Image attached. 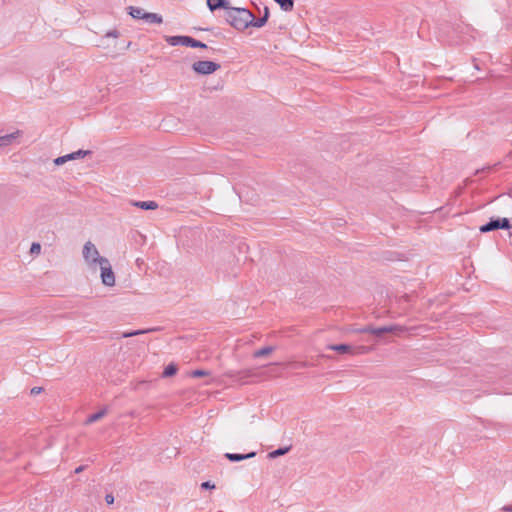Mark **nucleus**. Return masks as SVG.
<instances>
[{
    "mask_svg": "<svg viewBox=\"0 0 512 512\" xmlns=\"http://www.w3.org/2000/svg\"><path fill=\"white\" fill-rule=\"evenodd\" d=\"M224 17L232 27L240 31L248 28L251 23V12L246 8L230 7Z\"/></svg>",
    "mask_w": 512,
    "mask_h": 512,
    "instance_id": "obj_1",
    "label": "nucleus"
},
{
    "mask_svg": "<svg viewBox=\"0 0 512 512\" xmlns=\"http://www.w3.org/2000/svg\"><path fill=\"white\" fill-rule=\"evenodd\" d=\"M82 254L85 262L92 268H95L100 263V260L106 259L100 256L96 246L91 241H87L84 244Z\"/></svg>",
    "mask_w": 512,
    "mask_h": 512,
    "instance_id": "obj_2",
    "label": "nucleus"
},
{
    "mask_svg": "<svg viewBox=\"0 0 512 512\" xmlns=\"http://www.w3.org/2000/svg\"><path fill=\"white\" fill-rule=\"evenodd\" d=\"M220 64L208 61V60H201L194 62L192 65V69L197 73L201 75H209L214 73L220 68Z\"/></svg>",
    "mask_w": 512,
    "mask_h": 512,
    "instance_id": "obj_3",
    "label": "nucleus"
},
{
    "mask_svg": "<svg viewBox=\"0 0 512 512\" xmlns=\"http://www.w3.org/2000/svg\"><path fill=\"white\" fill-rule=\"evenodd\" d=\"M99 266L102 283L106 286H113L115 284V275L109 260L107 258L100 260Z\"/></svg>",
    "mask_w": 512,
    "mask_h": 512,
    "instance_id": "obj_4",
    "label": "nucleus"
},
{
    "mask_svg": "<svg viewBox=\"0 0 512 512\" xmlns=\"http://www.w3.org/2000/svg\"><path fill=\"white\" fill-rule=\"evenodd\" d=\"M268 18H269V8L267 6L264 7V13L258 19H256L254 14L251 12V17H250L251 23H250V26L256 27V28H261V27H263L267 23Z\"/></svg>",
    "mask_w": 512,
    "mask_h": 512,
    "instance_id": "obj_5",
    "label": "nucleus"
},
{
    "mask_svg": "<svg viewBox=\"0 0 512 512\" xmlns=\"http://www.w3.org/2000/svg\"><path fill=\"white\" fill-rule=\"evenodd\" d=\"M329 350L336 351L340 354H354L355 350L348 344H329L326 347Z\"/></svg>",
    "mask_w": 512,
    "mask_h": 512,
    "instance_id": "obj_6",
    "label": "nucleus"
},
{
    "mask_svg": "<svg viewBox=\"0 0 512 512\" xmlns=\"http://www.w3.org/2000/svg\"><path fill=\"white\" fill-rule=\"evenodd\" d=\"M190 36H166L165 40L172 46L182 45L188 46Z\"/></svg>",
    "mask_w": 512,
    "mask_h": 512,
    "instance_id": "obj_7",
    "label": "nucleus"
},
{
    "mask_svg": "<svg viewBox=\"0 0 512 512\" xmlns=\"http://www.w3.org/2000/svg\"><path fill=\"white\" fill-rule=\"evenodd\" d=\"M256 456V452L252 451L247 454H239V453H226L225 457L231 462H239L245 459H250Z\"/></svg>",
    "mask_w": 512,
    "mask_h": 512,
    "instance_id": "obj_8",
    "label": "nucleus"
},
{
    "mask_svg": "<svg viewBox=\"0 0 512 512\" xmlns=\"http://www.w3.org/2000/svg\"><path fill=\"white\" fill-rule=\"evenodd\" d=\"M207 6L211 11L223 8L225 12L230 8L227 0H207Z\"/></svg>",
    "mask_w": 512,
    "mask_h": 512,
    "instance_id": "obj_9",
    "label": "nucleus"
},
{
    "mask_svg": "<svg viewBox=\"0 0 512 512\" xmlns=\"http://www.w3.org/2000/svg\"><path fill=\"white\" fill-rule=\"evenodd\" d=\"M132 205L143 210H155L158 208V204L155 201H134Z\"/></svg>",
    "mask_w": 512,
    "mask_h": 512,
    "instance_id": "obj_10",
    "label": "nucleus"
},
{
    "mask_svg": "<svg viewBox=\"0 0 512 512\" xmlns=\"http://www.w3.org/2000/svg\"><path fill=\"white\" fill-rule=\"evenodd\" d=\"M128 14L134 18V19H144L145 16H146V11L140 7H134V6H129L128 8Z\"/></svg>",
    "mask_w": 512,
    "mask_h": 512,
    "instance_id": "obj_11",
    "label": "nucleus"
},
{
    "mask_svg": "<svg viewBox=\"0 0 512 512\" xmlns=\"http://www.w3.org/2000/svg\"><path fill=\"white\" fill-rule=\"evenodd\" d=\"M398 329H399V327L396 325L382 326V327L374 328L373 334L378 337H381L386 333H391Z\"/></svg>",
    "mask_w": 512,
    "mask_h": 512,
    "instance_id": "obj_12",
    "label": "nucleus"
},
{
    "mask_svg": "<svg viewBox=\"0 0 512 512\" xmlns=\"http://www.w3.org/2000/svg\"><path fill=\"white\" fill-rule=\"evenodd\" d=\"M499 229L498 219L491 218L489 222L480 227L482 233H487Z\"/></svg>",
    "mask_w": 512,
    "mask_h": 512,
    "instance_id": "obj_13",
    "label": "nucleus"
},
{
    "mask_svg": "<svg viewBox=\"0 0 512 512\" xmlns=\"http://www.w3.org/2000/svg\"><path fill=\"white\" fill-rule=\"evenodd\" d=\"M20 132L16 131L11 134H6L3 136H0V147H5L10 145L14 139H16L19 136Z\"/></svg>",
    "mask_w": 512,
    "mask_h": 512,
    "instance_id": "obj_14",
    "label": "nucleus"
},
{
    "mask_svg": "<svg viewBox=\"0 0 512 512\" xmlns=\"http://www.w3.org/2000/svg\"><path fill=\"white\" fill-rule=\"evenodd\" d=\"M143 20H145L147 23H156V24H161L163 22V18L161 15H159L157 13H150V12L146 13V16Z\"/></svg>",
    "mask_w": 512,
    "mask_h": 512,
    "instance_id": "obj_15",
    "label": "nucleus"
},
{
    "mask_svg": "<svg viewBox=\"0 0 512 512\" xmlns=\"http://www.w3.org/2000/svg\"><path fill=\"white\" fill-rule=\"evenodd\" d=\"M106 414H107V409H106V408H104V409H102V410H100V411H98V412H96V413H94V414H91V415L87 418L86 423H87V424L94 423V422H96V421L100 420L101 418H103Z\"/></svg>",
    "mask_w": 512,
    "mask_h": 512,
    "instance_id": "obj_16",
    "label": "nucleus"
},
{
    "mask_svg": "<svg viewBox=\"0 0 512 512\" xmlns=\"http://www.w3.org/2000/svg\"><path fill=\"white\" fill-rule=\"evenodd\" d=\"M282 10L290 12L294 7V0H274Z\"/></svg>",
    "mask_w": 512,
    "mask_h": 512,
    "instance_id": "obj_17",
    "label": "nucleus"
},
{
    "mask_svg": "<svg viewBox=\"0 0 512 512\" xmlns=\"http://www.w3.org/2000/svg\"><path fill=\"white\" fill-rule=\"evenodd\" d=\"M274 351V347L272 346H266V347H263L261 349H258L256 350L254 353H253V356L255 358H260V357H263V356H266V355H269L270 353H272Z\"/></svg>",
    "mask_w": 512,
    "mask_h": 512,
    "instance_id": "obj_18",
    "label": "nucleus"
},
{
    "mask_svg": "<svg viewBox=\"0 0 512 512\" xmlns=\"http://www.w3.org/2000/svg\"><path fill=\"white\" fill-rule=\"evenodd\" d=\"M177 370V366L174 363H170L165 367L162 376L165 378L171 377L176 374Z\"/></svg>",
    "mask_w": 512,
    "mask_h": 512,
    "instance_id": "obj_19",
    "label": "nucleus"
},
{
    "mask_svg": "<svg viewBox=\"0 0 512 512\" xmlns=\"http://www.w3.org/2000/svg\"><path fill=\"white\" fill-rule=\"evenodd\" d=\"M155 330H156L155 328H152V329H143V330H134V331H130V332H124L122 334V337L123 338H128V337H132V336L142 335V334H145V333H148V332H152V331H155Z\"/></svg>",
    "mask_w": 512,
    "mask_h": 512,
    "instance_id": "obj_20",
    "label": "nucleus"
},
{
    "mask_svg": "<svg viewBox=\"0 0 512 512\" xmlns=\"http://www.w3.org/2000/svg\"><path fill=\"white\" fill-rule=\"evenodd\" d=\"M191 48H207V45L193 37L189 38L188 46Z\"/></svg>",
    "mask_w": 512,
    "mask_h": 512,
    "instance_id": "obj_21",
    "label": "nucleus"
},
{
    "mask_svg": "<svg viewBox=\"0 0 512 512\" xmlns=\"http://www.w3.org/2000/svg\"><path fill=\"white\" fill-rule=\"evenodd\" d=\"M289 447H281L269 453L270 458H275L286 454L289 451Z\"/></svg>",
    "mask_w": 512,
    "mask_h": 512,
    "instance_id": "obj_22",
    "label": "nucleus"
},
{
    "mask_svg": "<svg viewBox=\"0 0 512 512\" xmlns=\"http://www.w3.org/2000/svg\"><path fill=\"white\" fill-rule=\"evenodd\" d=\"M499 229H509L512 227V223L508 218H497Z\"/></svg>",
    "mask_w": 512,
    "mask_h": 512,
    "instance_id": "obj_23",
    "label": "nucleus"
},
{
    "mask_svg": "<svg viewBox=\"0 0 512 512\" xmlns=\"http://www.w3.org/2000/svg\"><path fill=\"white\" fill-rule=\"evenodd\" d=\"M72 154H73V159L75 160V159L83 158L86 155L91 154V151H89V150H81L80 149V150H78L76 152H72Z\"/></svg>",
    "mask_w": 512,
    "mask_h": 512,
    "instance_id": "obj_24",
    "label": "nucleus"
},
{
    "mask_svg": "<svg viewBox=\"0 0 512 512\" xmlns=\"http://www.w3.org/2000/svg\"><path fill=\"white\" fill-rule=\"evenodd\" d=\"M41 251V245L37 242H33L30 248V253L38 255Z\"/></svg>",
    "mask_w": 512,
    "mask_h": 512,
    "instance_id": "obj_25",
    "label": "nucleus"
},
{
    "mask_svg": "<svg viewBox=\"0 0 512 512\" xmlns=\"http://www.w3.org/2000/svg\"><path fill=\"white\" fill-rule=\"evenodd\" d=\"M210 374L209 371L207 370H194L192 373H191V376L192 377H203V376H208Z\"/></svg>",
    "mask_w": 512,
    "mask_h": 512,
    "instance_id": "obj_26",
    "label": "nucleus"
},
{
    "mask_svg": "<svg viewBox=\"0 0 512 512\" xmlns=\"http://www.w3.org/2000/svg\"><path fill=\"white\" fill-rule=\"evenodd\" d=\"M201 488L202 489H214L215 488V484L212 483L211 481H205L201 484Z\"/></svg>",
    "mask_w": 512,
    "mask_h": 512,
    "instance_id": "obj_27",
    "label": "nucleus"
},
{
    "mask_svg": "<svg viewBox=\"0 0 512 512\" xmlns=\"http://www.w3.org/2000/svg\"><path fill=\"white\" fill-rule=\"evenodd\" d=\"M373 331H374V327L371 325L365 326L359 330V332H361V333H371V334H373Z\"/></svg>",
    "mask_w": 512,
    "mask_h": 512,
    "instance_id": "obj_28",
    "label": "nucleus"
},
{
    "mask_svg": "<svg viewBox=\"0 0 512 512\" xmlns=\"http://www.w3.org/2000/svg\"><path fill=\"white\" fill-rule=\"evenodd\" d=\"M64 163H66V159H64L63 156L57 157L54 160V164L57 165V166H60V165H62Z\"/></svg>",
    "mask_w": 512,
    "mask_h": 512,
    "instance_id": "obj_29",
    "label": "nucleus"
},
{
    "mask_svg": "<svg viewBox=\"0 0 512 512\" xmlns=\"http://www.w3.org/2000/svg\"><path fill=\"white\" fill-rule=\"evenodd\" d=\"M43 388L42 387H33L30 391V394L31 395H38L42 392Z\"/></svg>",
    "mask_w": 512,
    "mask_h": 512,
    "instance_id": "obj_30",
    "label": "nucleus"
},
{
    "mask_svg": "<svg viewBox=\"0 0 512 512\" xmlns=\"http://www.w3.org/2000/svg\"><path fill=\"white\" fill-rule=\"evenodd\" d=\"M105 501L108 505H111L114 503V496L112 494H107L105 496Z\"/></svg>",
    "mask_w": 512,
    "mask_h": 512,
    "instance_id": "obj_31",
    "label": "nucleus"
},
{
    "mask_svg": "<svg viewBox=\"0 0 512 512\" xmlns=\"http://www.w3.org/2000/svg\"><path fill=\"white\" fill-rule=\"evenodd\" d=\"M119 36V32L117 30H112L107 32L106 37H114L117 38Z\"/></svg>",
    "mask_w": 512,
    "mask_h": 512,
    "instance_id": "obj_32",
    "label": "nucleus"
},
{
    "mask_svg": "<svg viewBox=\"0 0 512 512\" xmlns=\"http://www.w3.org/2000/svg\"><path fill=\"white\" fill-rule=\"evenodd\" d=\"M63 158H64V159H66V162H67V161H70V160H74V159H73V154H72V153L67 154V155H64V156H63Z\"/></svg>",
    "mask_w": 512,
    "mask_h": 512,
    "instance_id": "obj_33",
    "label": "nucleus"
},
{
    "mask_svg": "<svg viewBox=\"0 0 512 512\" xmlns=\"http://www.w3.org/2000/svg\"><path fill=\"white\" fill-rule=\"evenodd\" d=\"M502 510L506 512H512V505H505Z\"/></svg>",
    "mask_w": 512,
    "mask_h": 512,
    "instance_id": "obj_34",
    "label": "nucleus"
},
{
    "mask_svg": "<svg viewBox=\"0 0 512 512\" xmlns=\"http://www.w3.org/2000/svg\"><path fill=\"white\" fill-rule=\"evenodd\" d=\"M84 470V466H79L75 469V473H80Z\"/></svg>",
    "mask_w": 512,
    "mask_h": 512,
    "instance_id": "obj_35",
    "label": "nucleus"
}]
</instances>
